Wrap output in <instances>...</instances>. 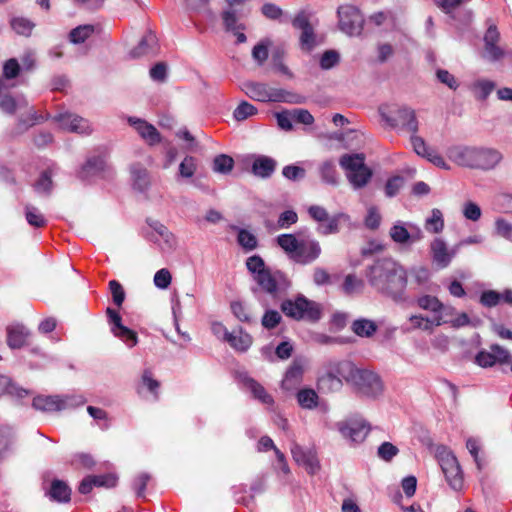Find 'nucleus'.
<instances>
[{"label":"nucleus","mask_w":512,"mask_h":512,"mask_svg":"<svg viewBox=\"0 0 512 512\" xmlns=\"http://www.w3.org/2000/svg\"><path fill=\"white\" fill-rule=\"evenodd\" d=\"M495 86L491 80L478 79L471 84L470 89L477 100L484 101L495 89Z\"/></svg>","instance_id":"38"},{"label":"nucleus","mask_w":512,"mask_h":512,"mask_svg":"<svg viewBox=\"0 0 512 512\" xmlns=\"http://www.w3.org/2000/svg\"><path fill=\"white\" fill-rule=\"evenodd\" d=\"M318 388L324 393L339 391L342 388V380L334 372L329 371L318 379Z\"/></svg>","instance_id":"33"},{"label":"nucleus","mask_w":512,"mask_h":512,"mask_svg":"<svg viewBox=\"0 0 512 512\" xmlns=\"http://www.w3.org/2000/svg\"><path fill=\"white\" fill-rule=\"evenodd\" d=\"M270 40H263L256 44L252 50V57L258 63V65H263V63L268 58V47L270 45Z\"/></svg>","instance_id":"57"},{"label":"nucleus","mask_w":512,"mask_h":512,"mask_svg":"<svg viewBox=\"0 0 512 512\" xmlns=\"http://www.w3.org/2000/svg\"><path fill=\"white\" fill-rule=\"evenodd\" d=\"M412 329H420L426 332H432L434 327H439L446 324L447 319H442L440 316L425 317L421 314L411 315L409 317Z\"/></svg>","instance_id":"26"},{"label":"nucleus","mask_w":512,"mask_h":512,"mask_svg":"<svg viewBox=\"0 0 512 512\" xmlns=\"http://www.w3.org/2000/svg\"><path fill=\"white\" fill-rule=\"evenodd\" d=\"M398 263L391 258H382L374 262L366 271V278L373 287H383V282H387L392 273L384 272V267L390 266L394 270Z\"/></svg>","instance_id":"13"},{"label":"nucleus","mask_w":512,"mask_h":512,"mask_svg":"<svg viewBox=\"0 0 512 512\" xmlns=\"http://www.w3.org/2000/svg\"><path fill=\"white\" fill-rule=\"evenodd\" d=\"M320 243L315 239L302 240L299 249L293 256V261L301 265H308L316 261L321 255Z\"/></svg>","instance_id":"18"},{"label":"nucleus","mask_w":512,"mask_h":512,"mask_svg":"<svg viewBox=\"0 0 512 512\" xmlns=\"http://www.w3.org/2000/svg\"><path fill=\"white\" fill-rule=\"evenodd\" d=\"M350 220L349 215L345 213H338L333 215L332 217L328 216V220L326 224H321L318 227V232L322 235H330V234H336L339 232V224L344 221L347 222Z\"/></svg>","instance_id":"37"},{"label":"nucleus","mask_w":512,"mask_h":512,"mask_svg":"<svg viewBox=\"0 0 512 512\" xmlns=\"http://www.w3.org/2000/svg\"><path fill=\"white\" fill-rule=\"evenodd\" d=\"M234 167V160L226 154H220L213 160V170L218 173L227 174Z\"/></svg>","instance_id":"48"},{"label":"nucleus","mask_w":512,"mask_h":512,"mask_svg":"<svg viewBox=\"0 0 512 512\" xmlns=\"http://www.w3.org/2000/svg\"><path fill=\"white\" fill-rule=\"evenodd\" d=\"M147 223L162 239V243H159L158 238H156L154 234H151L148 236L150 241L158 243L163 252H170L176 249L178 245L177 237L164 224L157 220H147Z\"/></svg>","instance_id":"15"},{"label":"nucleus","mask_w":512,"mask_h":512,"mask_svg":"<svg viewBox=\"0 0 512 512\" xmlns=\"http://www.w3.org/2000/svg\"><path fill=\"white\" fill-rule=\"evenodd\" d=\"M12 29L19 35L29 37L35 27L34 22L25 17H14L10 21Z\"/></svg>","instance_id":"44"},{"label":"nucleus","mask_w":512,"mask_h":512,"mask_svg":"<svg viewBox=\"0 0 512 512\" xmlns=\"http://www.w3.org/2000/svg\"><path fill=\"white\" fill-rule=\"evenodd\" d=\"M363 153L343 154L339 158V165L345 171L347 180L358 190L365 187L372 178V170L365 164Z\"/></svg>","instance_id":"3"},{"label":"nucleus","mask_w":512,"mask_h":512,"mask_svg":"<svg viewBox=\"0 0 512 512\" xmlns=\"http://www.w3.org/2000/svg\"><path fill=\"white\" fill-rule=\"evenodd\" d=\"M256 113V107L246 101H243L236 107L233 112V116L237 121H243L255 115Z\"/></svg>","instance_id":"56"},{"label":"nucleus","mask_w":512,"mask_h":512,"mask_svg":"<svg viewBox=\"0 0 512 512\" xmlns=\"http://www.w3.org/2000/svg\"><path fill=\"white\" fill-rule=\"evenodd\" d=\"M389 235L394 242L399 244H406L412 238L407 228L401 222H397L391 227Z\"/></svg>","instance_id":"47"},{"label":"nucleus","mask_w":512,"mask_h":512,"mask_svg":"<svg viewBox=\"0 0 512 512\" xmlns=\"http://www.w3.org/2000/svg\"><path fill=\"white\" fill-rule=\"evenodd\" d=\"M29 335L23 325H12L7 328V344L12 349H19L26 345Z\"/></svg>","instance_id":"27"},{"label":"nucleus","mask_w":512,"mask_h":512,"mask_svg":"<svg viewBox=\"0 0 512 512\" xmlns=\"http://www.w3.org/2000/svg\"><path fill=\"white\" fill-rule=\"evenodd\" d=\"M340 29L350 36L360 35L363 29L364 18L360 10L353 5H342L338 8Z\"/></svg>","instance_id":"7"},{"label":"nucleus","mask_w":512,"mask_h":512,"mask_svg":"<svg viewBox=\"0 0 512 512\" xmlns=\"http://www.w3.org/2000/svg\"><path fill=\"white\" fill-rule=\"evenodd\" d=\"M242 91L252 100L260 102H288L302 103V96L293 94L283 89L270 88L264 83L245 82L242 85Z\"/></svg>","instance_id":"5"},{"label":"nucleus","mask_w":512,"mask_h":512,"mask_svg":"<svg viewBox=\"0 0 512 512\" xmlns=\"http://www.w3.org/2000/svg\"><path fill=\"white\" fill-rule=\"evenodd\" d=\"M381 119L390 128L407 131L416 134L419 129V122L415 111L407 106L397 104H383L378 109Z\"/></svg>","instance_id":"2"},{"label":"nucleus","mask_w":512,"mask_h":512,"mask_svg":"<svg viewBox=\"0 0 512 512\" xmlns=\"http://www.w3.org/2000/svg\"><path fill=\"white\" fill-rule=\"evenodd\" d=\"M298 215L294 210H286L282 212L277 220L278 229H288L293 224L297 223Z\"/></svg>","instance_id":"60"},{"label":"nucleus","mask_w":512,"mask_h":512,"mask_svg":"<svg viewBox=\"0 0 512 512\" xmlns=\"http://www.w3.org/2000/svg\"><path fill=\"white\" fill-rule=\"evenodd\" d=\"M128 122L131 126H133L138 134L149 144L156 145L161 142L160 133L157 129L150 123L146 122L143 119L129 117Z\"/></svg>","instance_id":"19"},{"label":"nucleus","mask_w":512,"mask_h":512,"mask_svg":"<svg viewBox=\"0 0 512 512\" xmlns=\"http://www.w3.org/2000/svg\"><path fill=\"white\" fill-rule=\"evenodd\" d=\"M364 283L358 279L354 274H348L343 282L342 289L347 295H352L362 291Z\"/></svg>","instance_id":"49"},{"label":"nucleus","mask_w":512,"mask_h":512,"mask_svg":"<svg viewBox=\"0 0 512 512\" xmlns=\"http://www.w3.org/2000/svg\"><path fill=\"white\" fill-rule=\"evenodd\" d=\"M51 177L52 172L50 169L43 171L40 174L39 179L34 184V189L36 190V192L49 194L53 186Z\"/></svg>","instance_id":"51"},{"label":"nucleus","mask_w":512,"mask_h":512,"mask_svg":"<svg viewBox=\"0 0 512 512\" xmlns=\"http://www.w3.org/2000/svg\"><path fill=\"white\" fill-rule=\"evenodd\" d=\"M416 304L419 308L432 313V317L440 316L442 319H447L448 316L456 315L455 308L443 304L436 296L422 295L416 299Z\"/></svg>","instance_id":"16"},{"label":"nucleus","mask_w":512,"mask_h":512,"mask_svg":"<svg viewBox=\"0 0 512 512\" xmlns=\"http://www.w3.org/2000/svg\"><path fill=\"white\" fill-rule=\"evenodd\" d=\"M276 242L278 246L288 255L293 261V256L299 249L301 241H299L294 234H281L277 236Z\"/></svg>","instance_id":"35"},{"label":"nucleus","mask_w":512,"mask_h":512,"mask_svg":"<svg viewBox=\"0 0 512 512\" xmlns=\"http://www.w3.org/2000/svg\"><path fill=\"white\" fill-rule=\"evenodd\" d=\"M107 168V163L105 159L101 156H93L87 159L86 163L83 165L80 176L82 178H88L90 176L99 175L102 172H105Z\"/></svg>","instance_id":"28"},{"label":"nucleus","mask_w":512,"mask_h":512,"mask_svg":"<svg viewBox=\"0 0 512 512\" xmlns=\"http://www.w3.org/2000/svg\"><path fill=\"white\" fill-rule=\"evenodd\" d=\"M383 271L392 274L387 282H383V287H376L374 289L390 298L396 304L410 303V297L406 292L408 282L406 270L398 264L394 270H391L390 266H388L384 267Z\"/></svg>","instance_id":"6"},{"label":"nucleus","mask_w":512,"mask_h":512,"mask_svg":"<svg viewBox=\"0 0 512 512\" xmlns=\"http://www.w3.org/2000/svg\"><path fill=\"white\" fill-rule=\"evenodd\" d=\"M32 406L43 412L60 411L67 409V400H61L59 396H37L34 397Z\"/></svg>","instance_id":"22"},{"label":"nucleus","mask_w":512,"mask_h":512,"mask_svg":"<svg viewBox=\"0 0 512 512\" xmlns=\"http://www.w3.org/2000/svg\"><path fill=\"white\" fill-rule=\"evenodd\" d=\"M48 494L53 501L67 503L71 498V489L64 481L55 479L51 483Z\"/></svg>","instance_id":"31"},{"label":"nucleus","mask_w":512,"mask_h":512,"mask_svg":"<svg viewBox=\"0 0 512 512\" xmlns=\"http://www.w3.org/2000/svg\"><path fill=\"white\" fill-rule=\"evenodd\" d=\"M480 303L484 307L492 308L501 303L500 292L496 290H485L480 295Z\"/></svg>","instance_id":"59"},{"label":"nucleus","mask_w":512,"mask_h":512,"mask_svg":"<svg viewBox=\"0 0 512 512\" xmlns=\"http://www.w3.org/2000/svg\"><path fill=\"white\" fill-rule=\"evenodd\" d=\"M360 369H357L355 365L350 361H341L338 362L332 372H334L337 376L341 378V380L352 381L354 382L356 379V374H358Z\"/></svg>","instance_id":"41"},{"label":"nucleus","mask_w":512,"mask_h":512,"mask_svg":"<svg viewBox=\"0 0 512 512\" xmlns=\"http://www.w3.org/2000/svg\"><path fill=\"white\" fill-rule=\"evenodd\" d=\"M242 383L244 387L249 390L254 399L268 406H272L274 404L272 395L269 394L263 385L255 379L245 375L242 377Z\"/></svg>","instance_id":"23"},{"label":"nucleus","mask_w":512,"mask_h":512,"mask_svg":"<svg viewBox=\"0 0 512 512\" xmlns=\"http://www.w3.org/2000/svg\"><path fill=\"white\" fill-rule=\"evenodd\" d=\"M298 404L304 409H313L318 405V395L313 389H301L297 393Z\"/></svg>","instance_id":"42"},{"label":"nucleus","mask_w":512,"mask_h":512,"mask_svg":"<svg viewBox=\"0 0 512 512\" xmlns=\"http://www.w3.org/2000/svg\"><path fill=\"white\" fill-rule=\"evenodd\" d=\"M25 218L28 224L35 228L44 227L47 223V220L39 209L30 204L25 206Z\"/></svg>","instance_id":"43"},{"label":"nucleus","mask_w":512,"mask_h":512,"mask_svg":"<svg viewBox=\"0 0 512 512\" xmlns=\"http://www.w3.org/2000/svg\"><path fill=\"white\" fill-rule=\"evenodd\" d=\"M404 185V178L396 175L389 178L385 184V195L389 198L396 196Z\"/></svg>","instance_id":"58"},{"label":"nucleus","mask_w":512,"mask_h":512,"mask_svg":"<svg viewBox=\"0 0 512 512\" xmlns=\"http://www.w3.org/2000/svg\"><path fill=\"white\" fill-rule=\"evenodd\" d=\"M378 329L377 324L366 318H360L353 321L351 325V330L359 337L362 338H370L372 337Z\"/></svg>","instance_id":"32"},{"label":"nucleus","mask_w":512,"mask_h":512,"mask_svg":"<svg viewBox=\"0 0 512 512\" xmlns=\"http://www.w3.org/2000/svg\"><path fill=\"white\" fill-rule=\"evenodd\" d=\"M277 162L265 155L256 156L252 163V173L260 178H269L275 171Z\"/></svg>","instance_id":"25"},{"label":"nucleus","mask_w":512,"mask_h":512,"mask_svg":"<svg viewBox=\"0 0 512 512\" xmlns=\"http://www.w3.org/2000/svg\"><path fill=\"white\" fill-rule=\"evenodd\" d=\"M381 215L379 213V210L375 206H371L368 208L367 215L364 220V224L366 228L370 230H376L381 223Z\"/></svg>","instance_id":"61"},{"label":"nucleus","mask_w":512,"mask_h":512,"mask_svg":"<svg viewBox=\"0 0 512 512\" xmlns=\"http://www.w3.org/2000/svg\"><path fill=\"white\" fill-rule=\"evenodd\" d=\"M158 50V40L156 35L148 31L140 40L139 44L129 52L132 59L143 56L155 55Z\"/></svg>","instance_id":"20"},{"label":"nucleus","mask_w":512,"mask_h":512,"mask_svg":"<svg viewBox=\"0 0 512 512\" xmlns=\"http://www.w3.org/2000/svg\"><path fill=\"white\" fill-rule=\"evenodd\" d=\"M197 170V160L195 157L187 155L179 165V175L182 178H191Z\"/></svg>","instance_id":"52"},{"label":"nucleus","mask_w":512,"mask_h":512,"mask_svg":"<svg viewBox=\"0 0 512 512\" xmlns=\"http://www.w3.org/2000/svg\"><path fill=\"white\" fill-rule=\"evenodd\" d=\"M254 280L262 290L271 295H275L290 285L284 273L281 271L271 272L269 269L260 273Z\"/></svg>","instance_id":"9"},{"label":"nucleus","mask_w":512,"mask_h":512,"mask_svg":"<svg viewBox=\"0 0 512 512\" xmlns=\"http://www.w3.org/2000/svg\"><path fill=\"white\" fill-rule=\"evenodd\" d=\"M224 27L227 31L244 30L245 26L238 22V15L236 10L228 8L221 14Z\"/></svg>","instance_id":"46"},{"label":"nucleus","mask_w":512,"mask_h":512,"mask_svg":"<svg viewBox=\"0 0 512 512\" xmlns=\"http://www.w3.org/2000/svg\"><path fill=\"white\" fill-rule=\"evenodd\" d=\"M53 120L59 124L61 129L69 132L79 134H89L91 132L89 122L86 119L67 111L56 114Z\"/></svg>","instance_id":"14"},{"label":"nucleus","mask_w":512,"mask_h":512,"mask_svg":"<svg viewBox=\"0 0 512 512\" xmlns=\"http://www.w3.org/2000/svg\"><path fill=\"white\" fill-rule=\"evenodd\" d=\"M336 427L342 437L354 443L364 441L369 432L367 424L362 420L356 419L340 421L336 424Z\"/></svg>","instance_id":"12"},{"label":"nucleus","mask_w":512,"mask_h":512,"mask_svg":"<svg viewBox=\"0 0 512 512\" xmlns=\"http://www.w3.org/2000/svg\"><path fill=\"white\" fill-rule=\"evenodd\" d=\"M340 60V55L335 50H328L320 58V67L323 70H329L336 66Z\"/></svg>","instance_id":"62"},{"label":"nucleus","mask_w":512,"mask_h":512,"mask_svg":"<svg viewBox=\"0 0 512 512\" xmlns=\"http://www.w3.org/2000/svg\"><path fill=\"white\" fill-rule=\"evenodd\" d=\"M291 454L293 459L300 465H304L310 474L316 473L319 469L318 461L311 451H306L298 444H293L291 447Z\"/></svg>","instance_id":"24"},{"label":"nucleus","mask_w":512,"mask_h":512,"mask_svg":"<svg viewBox=\"0 0 512 512\" xmlns=\"http://www.w3.org/2000/svg\"><path fill=\"white\" fill-rule=\"evenodd\" d=\"M95 31V27L90 24L80 25L72 29L69 33V39L74 44L85 42Z\"/></svg>","instance_id":"45"},{"label":"nucleus","mask_w":512,"mask_h":512,"mask_svg":"<svg viewBox=\"0 0 512 512\" xmlns=\"http://www.w3.org/2000/svg\"><path fill=\"white\" fill-rule=\"evenodd\" d=\"M292 25L301 30L300 46L302 50L310 52L319 44L308 16L304 12L299 13L293 19Z\"/></svg>","instance_id":"11"},{"label":"nucleus","mask_w":512,"mask_h":512,"mask_svg":"<svg viewBox=\"0 0 512 512\" xmlns=\"http://www.w3.org/2000/svg\"><path fill=\"white\" fill-rule=\"evenodd\" d=\"M399 452V449L390 442H383L379 447L377 454L384 461H391Z\"/></svg>","instance_id":"63"},{"label":"nucleus","mask_w":512,"mask_h":512,"mask_svg":"<svg viewBox=\"0 0 512 512\" xmlns=\"http://www.w3.org/2000/svg\"><path fill=\"white\" fill-rule=\"evenodd\" d=\"M500 38V33L494 24H490L484 35L485 52L492 61L499 60L503 56L502 49L496 45Z\"/></svg>","instance_id":"21"},{"label":"nucleus","mask_w":512,"mask_h":512,"mask_svg":"<svg viewBox=\"0 0 512 512\" xmlns=\"http://www.w3.org/2000/svg\"><path fill=\"white\" fill-rule=\"evenodd\" d=\"M226 342L235 350L244 352L251 346L252 337L240 328L238 334L231 333Z\"/></svg>","instance_id":"40"},{"label":"nucleus","mask_w":512,"mask_h":512,"mask_svg":"<svg viewBox=\"0 0 512 512\" xmlns=\"http://www.w3.org/2000/svg\"><path fill=\"white\" fill-rule=\"evenodd\" d=\"M29 393L28 390L17 386L10 377L0 374V397L9 395L21 399L28 396Z\"/></svg>","instance_id":"29"},{"label":"nucleus","mask_w":512,"mask_h":512,"mask_svg":"<svg viewBox=\"0 0 512 512\" xmlns=\"http://www.w3.org/2000/svg\"><path fill=\"white\" fill-rule=\"evenodd\" d=\"M237 241L238 244L246 251H252L258 245L256 236L245 229L239 230Z\"/></svg>","instance_id":"50"},{"label":"nucleus","mask_w":512,"mask_h":512,"mask_svg":"<svg viewBox=\"0 0 512 512\" xmlns=\"http://www.w3.org/2000/svg\"><path fill=\"white\" fill-rule=\"evenodd\" d=\"M111 333L120 339L128 348H133L138 343L137 333L122 324L120 314L110 307L106 309Z\"/></svg>","instance_id":"8"},{"label":"nucleus","mask_w":512,"mask_h":512,"mask_svg":"<svg viewBox=\"0 0 512 512\" xmlns=\"http://www.w3.org/2000/svg\"><path fill=\"white\" fill-rule=\"evenodd\" d=\"M319 174L322 181L331 186H337L339 183L335 162L326 160L319 166Z\"/></svg>","instance_id":"39"},{"label":"nucleus","mask_w":512,"mask_h":512,"mask_svg":"<svg viewBox=\"0 0 512 512\" xmlns=\"http://www.w3.org/2000/svg\"><path fill=\"white\" fill-rule=\"evenodd\" d=\"M496 234L507 239L512 240V224L503 218H498L495 221Z\"/></svg>","instance_id":"64"},{"label":"nucleus","mask_w":512,"mask_h":512,"mask_svg":"<svg viewBox=\"0 0 512 512\" xmlns=\"http://www.w3.org/2000/svg\"><path fill=\"white\" fill-rule=\"evenodd\" d=\"M246 267L250 273L253 275V279L256 278L260 273L268 270L265 265L264 260L259 255H253L247 258Z\"/></svg>","instance_id":"54"},{"label":"nucleus","mask_w":512,"mask_h":512,"mask_svg":"<svg viewBox=\"0 0 512 512\" xmlns=\"http://www.w3.org/2000/svg\"><path fill=\"white\" fill-rule=\"evenodd\" d=\"M444 217L443 213L438 208H433L431 214L426 218L424 228L427 232L432 234H439L444 230Z\"/></svg>","instance_id":"34"},{"label":"nucleus","mask_w":512,"mask_h":512,"mask_svg":"<svg viewBox=\"0 0 512 512\" xmlns=\"http://www.w3.org/2000/svg\"><path fill=\"white\" fill-rule=\"evenodd\" d=\"M354 383L357 385L358 390L366 396L376 397L383 391L380 377L369 370L360 369L358 374H356Z\"/></svg>","instance_id":"10"},{"label":"nucleus","mask_w":512,"mask_h":512,"mask_svg":"<svg viewBox=\"0 0 512 512\" xmlns=\"http://www.w3.org/2000/svg\"><path fill=\"white\" fill-rule=\"evenodd\" d=\"M462 214L466 220L477 222L482 216V210L477 203L466 201L462 206Z\"/></svg>","instance_id":"53"},{"label":"nucleus","mask_w":512,"mask_h":512,"mask_svg":"<svg viewBox=\"0 0 512 512\" xmlns=\"http://www.w3.org/2000/svg\"><path fill=\"white\" fill-rule=\"evenodd\" d=\"M429 249L433 262L440 269L448 267L456 255V250H449L447 243L440 237L431 241Z\"/></svg>","instance_id":"17"},{"label":"nucleus","mask_w":512,"mask_h":512,"mask_svg":"<svg viewBox=\"0 0 512 512\" xmlns=\"http://www.w3.org/2000/svg\"><path fill=\"white\" fill-rule=\"evenodd\" d=\"M133 186L140 192H145L150 186V176L146 168L140 164L131 166Z\"/></svg>","instance_id":"30"},{"label":"nucleus","mask_w":512,"mask_h":512,"mask_svg":"<svg viewBox=\"0 0 512 512\" xmlns=\"http://www.w3.org/2000/svg\"><path fill=\"white\" fill-rule=\"evenodd\" d=\"M446 481L449 486L455 490L460 491L463 487V474L460 465L456 466L453 469V472H445L444 473Z\"/></svg>","instance_id":"55"},{"label":"nucleus","mask_w":512,"mask_h":512,"mask_svg":"<svg viewBox=\"0 0 512 512\" xmlns=\"http://www.w3.org/2000/svg\"><path fill=\"white\" fill-rule=\"evenodd\" d=\"M280 308L285 316L296 321L306 320L317 322L322 315L320 304L309 300L302 294H299L294 299L282 301Z\"/></svg>","instance_id":"4"},{"label":"nucleus","mask_w":512,"mask_h":512,"mask_svg":"<svg viewBox=\"0 0 512 512\" xmlns=\"http://www.w3.org/2000/svg\"><path fill=\"white\" fill-rule=\"evenodd\" d=\"M446 154L458 166L478 170L494 169L503 158L496 149L465 145H453Z\"/></svg>","instance_id":"1"},{"label":"nucleus","mask_w":512,"mask_h":512,"mask_svg":"<svg viewBox=\"0 0 512 512\" xmlns=\"http://www.w3.org/2000/svg\"><path fill=\"white\" fill-rule=\"evenodd\" d=\"M436 456L443 473L453 472V469L459 465L454 454L444 446L438 447Z\"/></svg>","instance_id":"36"}]
</instances>
